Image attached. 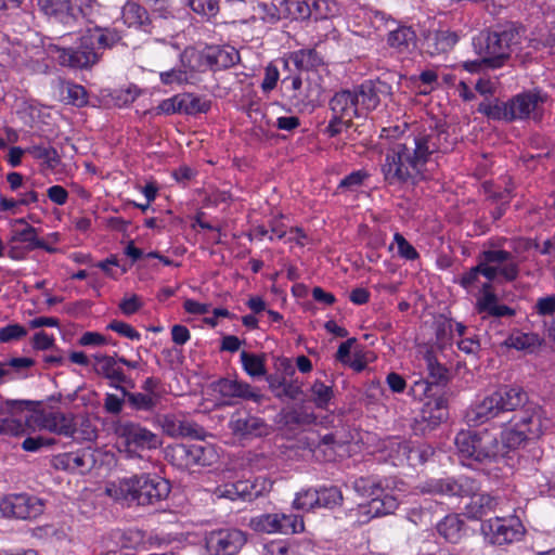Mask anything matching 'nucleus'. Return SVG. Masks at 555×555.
I'll return each instance as SVG.
<instances>
[{
  "mask_svg": "<svg viewBox=\"0 0 555 555\" xmlns=\"http://www.w3.org/2000/svg\"><path fill=\"white\" fill-rule=\"evenodd\" d=\"M454 141L444 126L413 131L393 142L385 154L380 170L389 185H416L429 178L433 156L453 149Z\"/></svg>",
  "mask_w": 555,
  "mask_h": 555,
  "instance_id": "f257e3e1",
  "label": "nucleus"
},
{
  "mask_svg": "<svg viewBox=\"0 0 555 555\" xmlns=\"http://www.w3.org/2000/svg\"><path fill=\"white\" fill-rule=\"evenodd\" d=\"M68 39H73L72 34L61 36L60 43L44 44L47 53L63 66L86 68L99 61V50L112 48L120 40V36L113 29L95 26L88 28L83 35L76 36V40L80 41L77 48L65 47Z\"/></svg>",
  "mask_w": 555,
  "mask_h": 555,
  "instance_id": "f03ea898",
  "label": "nucleus"
},
{
  "mask_svg": "<svg viewBox=\"0 0 555 555\" xmlns=\"http://www.w3.org/2000/svg\"><path fill=\"white\" fill-rule=\"evenodd\" d=\"M167 480L151 474L133 475L106 485L105 493L122 505H154L168 496Z\"/></svg>",
  "mask_w": 555,
  "mask_h": 555,
  "instance_id": "7ed1b4c3",
  "label": "nucleus"
},
{
  "mask_svg": "<svg viewBox=\"0 0 555 555\" xmlns=\"http://www.w3.org/2000/svg\"><path fill=\"white\" fill-rule=\"evenodd\" d=\"M478 483L470 477L460 476L456 479L430 480L422 487V491L431 494L449 496H469L465 505V514L468 518L480 519L490 513L496 512L499 500L488 493H476Z\"/></svg>",
  "mask_w": 555,
  "mask_h": 555,
  "instance_id": "20e7f679",
  "label": "nucleus"
},
{
  "mask_svg": "<svg viewBox=\"0 0 555 555\" xmlns=\"http://www.w3.org/2000/svg\"><path fill=\"white\" fill-rule=\"evenodd\" d=\"M454 443L465 465H499L504 462L503 444L488 429L461 430L455 436Z\"/></svg>",
  "mask_w": 555,
  "mask_h": 555,
  "instance_id": "39448f33",
  "label": "nucleus"
},
{
  "mask_svg": "<svg viewBox=\"0 0 555 555\" xmlns=\"http://www.w3.org/2000/svg\"><path fill=\"white\" fill-rule=\"evenodd\" d=\"M353 490L362 496H371V501L359 504L356 509L350 511L349 516L354 518L359 525L367 524L375 517L393 513L399 502L393 495L386 493L382 482L374 477H359L352 481Z\"/></svg>",
  "mask_w": 555,
  "mask_h": 555,
  "instance_id": "423d86ee",
  "label": "nucleus"
},
{
  "mask_svg": "<svg viewBox=\"0 0 555 555\" xmlns=\"http://www.w3.org/2000/svg\"><path fill=\"white\" fill-rule=\"evenodd\" d=\"M550 425L546 411L529 403L512 417L509 428L503 433V440L507 447L517 448L525 440L539 438Z\"/></svg>",
  "mask_w": 555,
  "mask_h": 555,
  "instance_id": "0eeeda50",
  "label": "nucleus"
},
{
  "mask_svg": "<svg viewBox=\"0 0 555 555\" xmlns=\"http://www.w3.org/2000/svg\"><path fill=\"white\" fill-rule=\"evenodd\" d=\"M518 31L515 28L481 31L473 38L474 51L488 62L489 68H500L509 59L512 47L518 43Z\"/></svg>",
  "mask_w": 555,
  "mask_h": 555,
  "instance_id": "6e6552de",
  "label": "nucleus"
},
{
  "mask_svg": "<svg viewBox=\"0 0 555 555\" xmlns=\"http://www.w3.org/2000/svg\"><path fill=\"white\" fill-rule=\"evenodd\" d=\"M379 96L372 82H364L353 90H341L331 99L330 108L333 115L353 120L365 112L377 107Z\"/></svg>",
  "mask_w": 555,
  "mask_h": 555,
  "instance_id": "1a4fd4ad",
  "label": "nucleus"
},
{
  "mask_svg": "<svg viewBox=\"0 0 555 555\" xmlns=\"http://www.w3.org/2000/svg\"><path fill=\"white\" fill-rule=\"evenodd\" d=\"M113 430L117 437L118 449L128 459L141 457V452L155 450L160 447L159 436L139 423L118 421Z\"/></svg>",
  "mask_w": 555,
  "mask_h": 555,
  "instance_id": "9d476101",
  "label": "nucleus"
},
{
  "mask_svg": "<svg viewBox=\"0 0 555 555\" xmlns=\"http://www.w3.org/2000/svg\"><path fill=\"white\" fill-rule=\"evenodd\" d=\"M482 262L483 276L488 281L501 279L503 281H514L519 273V261L509 251L501 248H490L479 255Z\"/></svg>",
  "mask_w": 555,
  "mask_h": 555,
  "instance_id": "9b49d317",
  "label": "nucleus"
},
{
  "mask_svg": "<svg viewBox=\"0 0 555 555\" xmlns=\"http://www.w3.org/2000/svg\"><path fill=\"white\" fill-rule=\"evenodd\" d=\"M246 543V537L238 529H220L206 535L208 555H235Z\"/></svg>",
  "mask_w": 555,
  "mask_h": 555,
  "instance_id": "f8f14e48",
  "label": "nucleus"
},
{
  "mask_svg": "<svg viewBox=\"0 0 555 555\" xmlns=\"http://www.w3.org/2000/svg\"><path fill=\"white\" fill-rule=\"evenodd\" d=\"M41 499L25 493L9 495L0 502V512L5 517L35 518L43 513Z\"/></svg>",
  "mask_w": 555,
  "mask_h": 555,
  "instance_id": "ddd939ff",
  "label": "nucleus"
},
{
  "mask_svg": "<svg viewBox=\"0 0 555 555\" xmlns=\"http://www.w3.org/2000/svg\"><path fill=\"white\" fill-rule=\"evenodd\" d=\"M485 539L495 545H503L518 540L521 535V525L504 517L491 518L481 525Z\"/></svg>",
  "mask_w": 555,
  "mask_h": 555,
  "instance_id": "4468645a",
  "label": "nucleus"
},
{
  "mask_svg": "<svg viewBox=\"0 0 555 555\" xmlns=\"http://www.w3.org/2000/svg\"><path fill=\"white\" fill-rule=\"evenodd\" d=\"M546 96L540 92H522L513 96L509 102V116L512 120L533 119L540 120Z\"/></svg>",
  "mask_w": 555,
  "mask_h": 555,
  "instance_id": "2eb2a0df",
  "label": "nucleus"
},
{
  "mask_svg": "<svg viewBox=\"0 0 555 555\" xmlns=\"http://www.w3.org/2000/svg\"><path fill=\"white\" fill-rule=\"evenodd\" d=\"M99 452L91 447L57 454L52 460V465L56 469L70 473L87 474L96 464Z\"/></svg>",
  "mask_w": 555,
  "mask_h": 555,
  "instance_id": "dca6fc26",
  "label": "nucleus"
},
{
  "mask_svg": "<svg viewBox=\"0 0 555 555\" xmlns=\"http://www.w3.org/2000/svg\"><path fill=\"white\" fill-rule=\"evenodd\" d=\"M31 418L41 429L66 437H74L75 423L70 414L60 411H40L34 412Z\"/></svg>",
  "mask_w": 555,
  "mask_h": 555,
  "instance_id": "f3484780",
  "label": "nucleus"
},
{
  "mask_svg": "<svg viewBox=\"0 0 555 555\" xmlns=\"http://www.w3.org/2000/svg\"><path fill=\"white\" fill-rule=\"evenodd\" d=\"M229 428L241 438H255L268 434V425L262 418L243 411H236L232 414Z\"/></svg>",
  "mask_w": 555,
  "mask_h": 555,
  "instance_id": "a211bd4d",
  "label": "nucleus"
},
{
  "mask_svg": "<svg viewBox=\"0 0 555 555\" xmlns=\"http://www.w3.org/2000/svg\"><path fill=\"white\" fill-rule=\"evenodd\" d=\"M175 452L181 460L184 461L186 466H209L214 464L218 459L216 449L211 444H180L176 448Z\"/></svg>",
  "mask_w": 555,
  "mask_h": 555,
  "instance_id": "6ab92c4d",
  "label": "nucleus"
},
{
  "mask_svg": "<svg viewBox=\"0 0 555 555\" xmlns=\"http://www.w3.org/2000/svg\"><path fill=\"white\" fill-rule=\"evenodd\" d=\"M217 390L220 396L224 398V403L227 404H231V400L234 398L251 400L257 403L261 402L263 398V396L249 384L237 379H220L217 384Z\"/></svg>",
  "mask_w": 555,
  "mask_h": 555,
  "instance_id": "aec40b11",
  "label": "nucleus"
},
{
  "mask_svg": "<svg viewBox=\"0 0 555 555\" xmlns=\"http://www.w3.org/2000/svg\"><path fill=\"white\" fill-rule=\"evenodd\" d=\"M165 433L171 437H190L203 439L205 431L202 426L190 421L184 415H166L162 422Z\"/></svg>",
  "mask_w": 555,
  "mask_h": 555,
  "instance_id": "412c9836",
  "label": "nucleus"
},
{
  "mask_svg": "<svg viewBox=\"0 0 555 555\" xmlns=\"http://www.w3.org/2000/svg\"><path fill=\"white\" fill-rule=\"evenodd\" d=\"M93 359L95 361L94 371L98 375L108 379L112 387L121 390L122 385L129 382V378L118 365L116 357L98 353L93 356Z\"/></svg>",
  "mask_w": 555,
  "mask_h": 555,
  "instance_id": "4be33fe9",
  "label": "nucleus"
},
{
  "mask_svg": "<svg viewBox=\"0 0 555 555\" xmlns=\"http://www.w3.org/2000/svg\"><path fill=\"white\" fill-rule=\"evenodd\" d=\"M476 310L482 318L486 317H513L515 310L506 305H501L498 297L491 291L490 283L482 284V293L476 302Z\"/></svg>",
  "mask_w": 555,
  "mask_h": 555,
  "instance_id": "5701e85b",
  "label": "nucleus"
},
{
  "mask_svg": "<svg viewBox=\"0 0 555 555\" xmlns=\"http://www.w3.org/2000/svg\"><path fill=\"white\" fill-rule=\"evenodd\" d=\"M501 415L495 403L493 393L483 397L480 401L472 404L465 414L468 425L479 426Z\"/></svg>",
  "mask_w": 555,
  "mask_h": 555,
  "instance_id": "b1692460",
  "label": "nucleus"
},
{
  "mask_svg": "<svg viewBox=\"0 0 555 555\" xmlns=\"http://www.w3.org/2000/svg\"><path fill=\"white\" fill-rule=\"evenodd\" d=\"M501 414L522 408L528 402L527 392L519 386L505 385L492 392Z\"/></svg>",
  "mask_w": 555,
  "mask_h": 555,
  "instance_id": "393cba45",
  "label": "nucleus"
},
{
  "mask_svg": "<svg viewBox=\"0 0 555 555\" xmlns=\"http://www.w3.org/2000/svg\"><path fill=\"white\" fill-rule=\"evenodd\" d=\"M387 43L399 54H410L416 49V34L411 26L398 25L396 28H389Z\"/></svg>",
  "mask_w": 555,
  "mask_h": 555,
  "instance_id": "a878e982",
  "label": "nucleus"
},
{
  "mask_svg": "<svg viewBox=\"0 0 555 555\" xmlns=\"http://www.w3.org/2000/svg\"><path fill=\"white\" fill-rule=\"evenodd\" d=\"M40 11L50 20L72 27L76 22L69 0H38Z\"/></svg>",
  "mask_w": 555,
  "mask_h": 555,
  "instance_id": "bb28decb",
  "label": "nucleus"
},
{
  "mask_svg": "<svg viewBox=\"0 0 555 555\" xmlns=\"http://www.w3.org/2000/svg\"><path fill=\"white\" fill-rule=\"evenodd\" d=\"M257 481V479L255 482L249 480H238L234 483H227L218 487L216 493L220 498H227L232 501L237 499L251 501L259 496L263 490V488H258Z\"/></svg>",
  "mask_w": 555,
  "mask_h": 555,
  "instance_id": "cd10ccee",
  "label": "nucleus"
},
{
  "mask_svg": "<svg viewBox=\"0 0 555 555\" xmlns=\"http://www.w3.org/2000/svg\"><path fill=\"white\" fill-rule=\"evenodd\" d=\"M321 88L312 85L308 79L305 85L294 94L289 95L292 105L299 112H311L319 102Z\"/></svg>",
  "mask_w": 555,
  "mask_h": 555,
  "instance_id": "c85d7f7f",
  "label": "nucleus"
},
{
  "mask_svg": "<svg viewBox=\"0 0 555 555\" xmlns=\"http://www.w3.org/2000/svg\"><path fill=\"white\" fill-rule=\"evenodd\" d=\"M121 17L129 27L139 28L146 33L151 30L152 21L147 11L137 2H127L122 7Z\"/></svg>",
  "mask_w": 555,
  "mask_h": 555,
  "instance_id": "c756f323",
  "label": "nucleus"
},
{
  "mask_svg": "<svg viewBox=\"0 0 555 555\" xmlns=\"http://www.w3.org/2000/svg\"><path fill=\"white\" fill-rule=\"evenodd\" d=\"M459 37L450 30L430 33L425 40L426 50L430 55H438L450 51L457 42Z\"/></svg>",
  "mask_w": 555,
  "mask_h": 555,
  "instance_id": "7c9ffc66",
  "label": "nucleus"
},
{
  "mask_svg": "<svg viewBox=\"0 0 555 555\" xmlns=\"http://www.w3.org/2000/svg\"><path fill=\"white\" fill-rule=\"evenodd\" d=\"M164 49L167 51H173L176 52L180 57L182 65L179 67H173L169 70L162 72L159 74V79L162 83L166 86H172V85H183L190 82L193 72L188 69L185 65L183 64V59L188 56L189 51L185 50L183 54L179 53L178 50L172 46L164 44Z\"/></svg>",
  "mask_w": 555,
  "mask_h": 555,
  "instance_id": "2f4dec72",
  "label": "nucleus"
},
{
  "mask_svg": "<svg viewBox=\"0 0 555 555\" xmlns=\"http://www.w3.org/2000/svg\"><path fill=\"white\" fill-rule=\"evenodd\" d=\"M11 241L27 243L31 248L44 247V242L38 238L37 230L23 218L15 219L12 222Z\"/></svg>",
  "mask_w": 555,
  "mask_h": 555,
  "instance_id": "473e14b6",
  "label": "nucleus"
},
{
  "mask_svg": "<svg viewBox=\"0 0 555 555\" xmlns=\"http://www.w3.org/2000/svg\"><path fill=\"white\" fill-rule=\"evenodd\" d=\"M437 530L441 537L451 543H457L465 534L464 521L459 515H448L438 525Z\"/></svg>",
  "mask_w": 555,
  "mask_h": 555,
  "instance_id": "72a5a7b5",
  "label": "nucleus"
},
{
  "mask_svg": "<svg viewBox=\"0 0 555 555\" xmlns=\"http://www.w3.org/2000/svg\"><path fill=\"white\" fill-rule=\"evenodd\" d=\"M423 418L435 426L448 417L447 399L443 396L430 398L423 408Z\"/></svg>",
  "mask_w": 555,
  "mask_h": 555,
  "instance_id": "f704fd0d",
  "label": "nucleus"
},
{
  "mask_svg": "<svg viewBox=\"0 0 555 555\" xmlns=\"http://www.w3.org/2000/svg\"><path fill=\"white\" fill-rule=\"evenodd\" d=\"M542 344L541 337L535 333L516 332L511 334L504 341L508 348L516 350L533 352Z\"/></svg>",
  "mask_w": 555,
  "mask_h": 555,
  "instance_id": "c9c22d12",
  "label": "nucleus"
},
{
  "mask_svg": "<svg viewBox=\"0 0 555 555\" xmlns=\"http://www.w3.org/2000/svg\"><path fill=\"white\" fill-rule=\"evenodd\" d=\"M289 60L299 70H311L323 65V56L315 49H301L291 54Z\"/></svg>",
  "mask_w": 555,
  "mask_h": 555,
  "instance_id": "e433bc0d",
  "label": "nucleus"
},
{
  "mask_svg": "<svg viewBox=\"0 0 555 555\" xmlns=\"http://www.w3.org/2000/svg\"><path fill=\"white\" fill-rule=\"evenodd\" d=\"M241 362L244 371L253 378H259L266 375V356L256 354L247 351L241 352Z\"/></svg>",
  "mask_w": 555,
  "mask_h": 555,
  "instance_id": "4c0bfd02",
  "label": "nucleus"
},
{
  "mask_svg": "<svg viewBox=\"0 0 555 555\" xmlns=\"http://www.w3.org/2000/svg\"><path fill=\"white\" fill-rule=\"evenodd\" d=\"M509 102L483 101L478 105V112L493 120L513 121L509 116Z\"/></svg>",
  "mask_w": 555,
  "mask_h": 555,
  "instance_id": "58836bf2",
  "label": "nucleus"
},
{
  "mask_svg": "<svg viewBox=\"0 0 555 555\" xmlns=\"http://www.w3.org/2000/svg\"><path fill=\"white\" fill-rule=\"evenodd\" d=\"M129 405L138 411H152L159 401V395H147L143 392H129L124 387L121 389Z\"/></svg>",
  "mask_w": 555,
  "mask_h": 555,
  "instance_id": "ea45409f",
  "label": "nucleus"
},
{
  "mask_svg": "<svg viewBox=\"0 0 555 555\" xmlns=\"http://www.w3.org/2000/svg\"><path fill=\"white\" fill-rule=\"evenodd\" d=\"M283 519L282 514H262L250 519V527L261 533H279V521Z\"/></svg>",
  "mask_w": 555,
  "mask_h": 555,
  "instance_id": "a19ab883",
  "label": "nucleus"
},
{
  "mask_svg": "<svg viewBox=\"0 0 555 555\" xmlns=\"http://www.w3.org/2000/svg\"><path fill=\"white\" fill-rule=\"evenodd\" d=\"M26 153L30 154L35 159L42 160L48 169H55L60 164V156L52 146L31 145L26 149Z\"/></svg>",
  "mask_w": 555,
  "mask_h": 555,
  "instance_id": "79ce46f5",
  "label": "nucleus"
},
{
  "mask_svg": "<svg viewBox=\"0 0 555 555\" xmlns=\"http://www.w3.org/2000/svg\"><path fill=\"white\" fill-rule=\"evenodd\" d=\"M533 312L542 318L544 326L547 328L555 319V295H546L537 299L533 306Z\"/></svg>",
  "mask_w": 555,
  "mask_h": 555,
  "instance_id": "37998d69",
  "label": "nucleus"
},
{
  "mask_svg": "<svg viewBox=\"0 0 555 555\" xmlns=\"http://www.w3.org/2000/svg\"><path fill=\"white\" fill-rule=\"evenodd\" d=\"M310 0H284V13L292 20H307L311 17Z\"/></svg>",
  "mask_w": 555,
  "mask_h": 555,
  "instance_id": "c03bdc74",
  "label": "nucleus"
},
{
  "mask_svg": "<svg viewBox=\"0 0 555 555\" xmlns=\"http://www.w3.org/2000/svg\"><path fill=\"white\" fill-rule=\"evenodd\" d=\"M311 400L319 409H326L334 396L331 385H326L321 380H315L311 386Z\"/></svg>",
  "mask_w": 555,
  "mask_h": 555,
  "instance_id": "a18cd8bd",
  "label": "nucleus"
},
{
  "mask_svg": "<svg viewBox=\"0 0 555 555\" xmlns=\"http://www.w3.org/2000/svg\"><path fill=\"white\" fill-rule=\"evenodd\" d=\"M26 433L21 414L0 417V435L20 437Z\"/></svg>",
  "mask_w": 555,
  "mask_h": 555,
  "instance_id": "49530a36",
  "label": "nucleus"
},
{
  "mask_svg": "<svg viewBox=\"0 0 555 555\" xmlns=\"http://www.w3.org/2000/svg\"><path fill=\"white\" fill-rule=\"evenodd\" d=\"M311 17L315 20H325L334 16L338 12V5L335 0H310Z\"/></svg>",
  "mask_w": 555,
  "mask_h": 555,
  "instance_id": "de8ad7c7",
  "label": "nucleus"
},
{
  "mask_svg": "<svg viewBox=\"0 0 555 555\" xmlns=\"http://www.w3.org/2000/svg\"><path fill=\"white\" fill-rule=\"evenodd\" d=\"M115 539H119L121 548L134 550L144 541V533L138 529H115Z\"/></svg>",
  "mask_w": 555,
  "mask_h": 555,
  "instance_id": "09e8293b",
  "label": "nucleus"
},
{
  "mask_svg": "<svg viewBox=\"0 0 555 555\" xmlns=\"http://www.w3.org/2000/svg\"><path fill=\"white\" fill-rule=\"evenodd\" d=\"M182 114L186 115H195L198 113H206L210 103L208 101L202 100L199 96H195L191 93H182Z\"/></svg>",
  "mask_w": 555,
  "mask_h": 555,
  "instance_id": "8fccbe9b",
  "label": "nucleus"
},
{
  "mask_svg": "<svg viewBox=\"0 0 555 555\" xmlns=\"http://www.w3.org/2000/svg\"><path fill=\"white\" fill-rule=\"evenodd\" d=\"M121 550L119 539H115V530L104 534L94 546V552L99 555H116Z\"/></svg>",
  "mask_w": 555,
  "mask_h": 555,
  "instance_id": "3c124183",
  "label": "nucleus"
},
{
  "mask_svg": "<svg viewBox=\"0 0 555 555\" xmlns=\"http://www.w3.org/2000/svg\"><path fill=\"white\" fill-rule=\"evenodd\" d=\"M319 494L318 490L308 489L296 494L293 501L295 509L311 511L318 507Z\"/></svg>",
  "mask_w": 555,
  "mask_h": 555,
  "instance_id": "603ef678",
  "label": "nucleus"
},
{
  "mask_svg": "<svg viewBox=\"0 0 555 555\" xmlns=\"http://www.w3.org/2000/svg\"><path fill=\"white\" fill-rule=\"evenodd\" d=\"M283 519L279 521V533L282 534H294L304 531L305 525L304 520L298 515H287L281 513Z\"/></svg>",
  "mask_w": 555,
  "mask_h": 555,
  "instance_id": "864d4df0",
  "label": "nucleus"
},
{
  "mask_svg": "<svg viewBox=\"0 0 555 555\" xmlns=\"http://www.w3.org/2000/svg\"><path fill=\"white\" fill-rule=\"evenodd\" d=\"M437 385L433 382H429L424 378H420L413 382L410 387V395L413 396L417 400H424L428 398V400L436 395Z\"/></svg>",
  "mask_w": 555,
  "mask_h": 555,
  "instance_id": "5fc2aeb1",
  "label": "nucleus"
},
{
  "mask_svg": "<svg viewBox=\"0 0 555 555\" xmlns=\"http://www.w3.org/2000/svg\"><path fill=\"white\" fill-rule=\"evenodd\" d=\"M212 57L216 65L223 68L233 66L240 60L238 52L232 47L217 49Z\"/></svg>",
  "mask_w": 555,
  "mask_h": 555,
  "instance_id": "6e6d98bb",
  "label": "nucleus"
},
{
  "mask_svg": "<svg viewBox=\"0 0 555 555\" xmlns=\"http://www.w3.org/2000/svg\"><path fill=\"white\" fill-rule=\"evenodd\" d=\"M319 502L318 507L332 508L339 504L343 500L340 490L336 487L322 488L318 490Z\"/></svg>",
  "mask_w": 555,
  "mask_h": 555,
  "instance_id": "4d7b16f0",
  "label": "nucleus"
},
{
  "mask_svg": "<svg viewBox=\"0 0 555 555\" xmlns=\"http://www.w3.org/2000/svg\"><path fill=\"white\" fill-rule=\"evenodd\" d=\"M369 178V173L365 170H356L346 176L338 184V190L354 192L363 182Z\"/></svg>",
  "mask_w": 555,
  "mask_h": 555,
  "instance_id": "13d9d810",
  "label": "nucleus"
},
{
  "mask_svg": "<svg viewBox=\"0 0 555 555\" xmlns=\"http://www.w3.org/2000/svg\"><path fill=\"white\" fill-rule=\"evenodd\" d=\"M393 243L397 245L398 255L405 260H416L418 251L399 232L393 235Z\"/></svg>",
  "mask_w": 555,
  "mask_h": 555,
  "instance_id": "bf43d9fd",
  "label": "nucleus"
},
{
  "mask_svg": "<svg viewBox=\"0 0 555 555\" xmlns=\"http://www.w3.org/2000/svg\"><path fill=\"white\" fill-rule=\"evenodd\" d=\"M483 269L485 267L480 259L478 258L477 266L470 268L461 276L460 284L467 291H472L473 288L477 287L479 276L483 275Z\"/></svg>",
  "mask_w": 555,
  "mask_h": 555,
  "instance_id": "052dcab7",
  "label": "nucleus"
},
{
  "mask_svg": "<svg viewBox=\"0 0 555 555\" xmlns=\"http://www.w3.org/2000/svg\"><path fill=\"white\" fill-rule=\"evenodd\" d=\"M182 95L176 94L163 100L157 106V113L165 115L182 114Z\"/></svg>",
  "mask_w": 555,
  "mask_h": 555,
  "instance_id": "680f3d73",
  "label": "nucleus"
},
{
  "mask_svg": "<svg viewBox=\"0 0 555 555\" xmlns=\"http://www.w3.org/2000/svg\"><path fill=\"white\" fill-rule=\"evenodd\" d=\"M27 331L20 324H9L0 328V343H11L22 339Z\"/></svg>",
  "mask_w": 555,
  "mask_h": 555,
  "instance_id": "e2e57ef3",
  "label": "nucleus"
},
{
  "mask_svg": "<svg viewBox=\"0 0 555 555\" xmlns=\"http://www.w3.org/2000/svg\"><path fill=\"white\" fill-rule=\"evenodd\" d=\"M191 9L204 16H214L218 12V3L216 0H189Z\"/></svg>",
  "mask_w": 555,
  "mask_h": 555,
  "instance_id": "0e129e2a",
  "label": "nucleus"
},
{
  "mask_svg": "<svg viewBox=\"0 0 555 555\" xmlns=\"http://www.w3.org/2000/svg\"><path fill=\"white\" fill-rule=\"evenodd\" d=\"M107 330L116 332L120 336L129 338L131 340H139L141 338L140 333L132 327L130 324L114 320L107 325Z\"/></svg>",
  "mask_w": 555,
  "mask_h": 555,
  "instance_id": "69168bd1",
  "label": "nucleus"
},
{
  "mask_svg": "<svg viewBox=\"0 0 555 555\" xmlns=\"http://www.w3.org/2000/svg\"><path fill=\"white\" fill-rule=\"evenodd\" d=\"M75 435L77 439L93 441L98 438V429L90 420L86 418L80 422L78 428L75 427Z\"/></svg>",
  "mask_w": 555,
  "mask_h": 555,
  "instance_id": "338daca9",
  "label": "nucleus"
},
{
  "mask_svg": "<svg viewBox=\"0 0 555 555\" xmlns=\"http://www.w3.org/2000/svg\"><path fill=\"white\" fill-rule=\"evenodd\" d=\"M418 80L421 82V85H418L420 93L428 94L437 86L438 75L435 70L431 69L424 70L420 74Z\"/></svg>",
  "mask_w": 555,
  "mask_h": 555,
  "instance_id": "774afa93",
  "label": "nucleus"
}]
</instances>
